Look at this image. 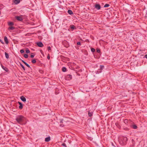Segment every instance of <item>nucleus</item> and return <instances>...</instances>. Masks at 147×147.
I'll return each instance as SVG.
<instances>
[{
    "label": "nucleus",
    "mask_w": 147,
    "mask_h": 147,
    "mask_svg": "<svg viewBox=\"0 0 147 147\" xmlns=\"http://www.w3.org/2000/svg\"><path fill=\"white\" fill-rule=\"evenodd\" d=\"M131 127L134 129H136L138 127L136 125H132Z\"/></svg>",
    "instance_id": "17"
},
{
    "label": "nucleus",
    "mask_w": 147,
    "mask_h": 147,
    "mask_svg": "<svg viewBox=\"0 0 147 147\" xmlns=\"http://www.w3.org/2000/svg\"><path fill=\"white\" fill-rule=\"evenodd\" d=\"M4 40L5 41L6 44H7L9 43V41L7 36H5L4 37Z\"/></svg>",
    "instance_id": "11"
},
{
    "label": "nucleus",
    "mask_w": 147,
    "mask_h": 147,
    "mask_svg": "<svg viewBox=\"0 0 147 147\" xmlns=\"http://www.w3.org/2000/svg\"><path fill=\"white\" fill-rule=\"evenodd\" d=\"M5 57L7 59H8L9 58V55L6 52H5Z\"/></svg>",
    "instance_id": "21"
},
{
    "label": "nucleus",
    "mask_w": 147,
    "mask_h": 147,
    "mask_svg": "<svg viewBox=\"0 0 147 147\" xmlns=\"http://www.w3.org/2000/svg\"><path fill=\"white\" fill-rule=\"evenodd\" d=\"M20 66L22 67L23 69L25 71V69L23 65L20 63Z\"/></svg>",
    "instance_id": "23"
},
{
    "label": "nucleus",
    "mask_w": 147,
    "mask_h": 147,
    "mask_svg": "<svg viewBox=\"0 0 147 147\" xmlns=\"http://www.w3.org/2000/svg\"><path fill=\"white\" fill-rule=\"evenodd\" d=\"M26 120V118L22 115H19L16 116V120L18 123L22 124Z\"/></svg>",
    "instance_id": "1"
},
{
    "label": "nucleus",
    "mask_w": 147,
    "mask_h": 147,
    "mask_svg": "<svg viewBox=\"0 0 147 147\" xmlns=\"http://www.w3.org/2000/svg\"><path fill=\"white\" fill-rule=\"evenodd\" d=\"M8 24L9 26H13L14 25V23L12 22H8Z\"/></svg>",
    "instance_id": "15"
},
{
    "label": "nucleus",
    "mask_w": 147,
    "mask_h": 147,
    "mask_svg": "<svg viewBox=\"0 0 147 147\" xmlns=\"http://www.w3.org/2000/svg\"><path fill=\"white\" fill-rule=\"evenodd\" d=\"M67 12L70 15H72L73 14L72 11L70 9H69L68 10Z\"/></svg>",
    "instance_id": "18"
},
{
    "label": "nucleus",
    "mask_w": 147,
    "mask_h": 147,
    "mask_svg": "<svg viewBox=\"0 0 147 147\" xmlns=\"http://www.w3.org/2000/svg\"><path fill=\"white\" fill-rule=\"evenodd\" d=\"M15 18L16 19L19 21H22L23 20V18L22 17V16H16Z\"/></svg>",
    "instance_id": "3"
},
{
    "label": "nucleus",
    "mask_w": 147,
    "mask_h": 147,
    "mask_svg": "<svg viewBox=\"0 0 147 147\" xmlns=\"http://www.w3.org/2000/svg\"><path fill=\"white\" fill-rule=\"evenodd\" d=\"M60 126L61 127H63L64 126V125H63V124H60Z\"/></svg>",
    "instance_id": "42"
},
{
    "label": "nucleus",
    "mask_w": 147,
    "mask_h": 147,
    "mask_svg": "<svg viewBox=\"0 0 147 147\" xmlns=\"http://www.w3.org/2000/svg\"><path fill=\"white\" fill-rule=\"evenodd\" d=\"M31 62H32V63H36V60L35 59H33L32 61H31Z\"/></svg>",
    "instance_id": "26"
},
{
    "label": "nucleus",
    "mask_w": 147,
    "mask_h": 147,
    "mask_svg": "<svg viewBox=\"0 0 147 147\" xmlns=\"http://www.w3.org/2000/svg\"><path fill=\"white\" fill-rule=\"evenodd\" d=\"M70 28H71V29H76L75 27V26L74 25H71L70 26Z\"/></svg>",
    "instance_id": "19"
},
{
    "label": "nucleus",
    "mask_w": 147,
    "mask_h": 147,
    "mask_svg": "<svg viewBox=\"0 0 147 147\" xmlns=\"http://www.w3.org/2000/svg\"><path fill=\"white\" fill-rule=\"evenodd\" d=\"M95 8L97 10H99L101 8V6L99 4H96L95 5Z\"/></svg>",
    "instance_id": "6"
},
{
    "label": "nucleus",
    "mask_w": 147,
    "mask_h": 147,
    "mask_svg": "<svg viewBox=\"0 0 147 147\" xmlns=\"http://www.w3.org/2000/svg\"><path fill=\"white\" fill-rule=\"evenodd\" d=\"M67 69L65 67H63L62 68V71L63 72H65L66 71Z\"/></svg>",
    "instance_id": "22"
},
{
    "label": "nucleus",
    "mask_w": 147,
    "mask_h": 147,
    "mask_svg": "<svg viewBox=\"0 0 147 147\" xmlns=\"http://www.w3.org/2000/svg\"><path fill=\"white\" fill-rule=\"evenodd\" d=\"M109 5L108 4H106L104 6V7H109Z\"/></svg>",
    "instance_id": "27"
},
{
    "label": "nucleus",
    "mask_w": 147,
    "mask_h": 147,
    "mask_svg": "<svg viewBox=\"0 0 147 147\" xmlns=\"http://www.w3.org/2000/svg\"><path fill=\"white\" fill-rule=\"evenodd\" d=\"M97 51L98 53H100V49H98L97 50Z\"/></svg>",
    "instance_id": "38"
},
{
    "label": "nucleus",
    "mask_w": 147,
    "mask_h": 147,
    "mask_svg": "<svg viewBox=\"0 0 147 147\" xmlns=\"http://www.w3.org/2000/svg\"><path fill=\"white\" fill-rule=\"evenodd\" d=\"M63 44L64 46L66 48H67L69 47V44H68L67 42L66 41H64L63 42Z\"/></svg>",
    "instance_id": "5"
},
{
    "label": "nucleus",
    "mask_w": 147,
    "mask_h": 147,
    "mask_svg": "<svg viewBox=\"0 0 147 147\" xmlns=\"http://www.w3.org/2000/svg\"><path fill=\"white\" fill-rule=\"evenodd\" d=\"M36 44L39 47H42L43 46V44L41 42H37Z\"/></svg>",
    "instance_id": "8"
},
{
    "label": "nucleus",
    "mask_w": 147,
    "mask_h": 147,
    "mask_svg": "<svg viewBox=\"0 0 147 147\" xmlns=\"http://www.w3.org/2000/svg\"><path fill=\"white\" fill-rule=\"evenodd\" d=\"M20 60L28 67L31 68L30 66L29 65V64H28L27 63H26V62L24 61V60L20 59Z\"/></svg>",
    "instance_id": "9"
},
{
    "label": "nucleus",
    "mask_w": 147,
    "mask_h": 147,
    "mask_svg": "<svg viewBox=\"0 0 147 147\" xmlns=\"http://www.w3.org/2000/svg\"><path fill=\"white\" fill-rule=\"evenodd\" d=\"M24 56L25 58H28V55L27 54H25Z\"/></svg>",
    "instance_id": "29"
},
{
    "label": "nucleus",
    "mask_w": 147,
    "mask_h": 147,
    "mask_svg": "<svg viewBox=\"0 0 147 147\" xmlns=\"http://www.w3.org/2000/svg\"><path fill=\"white\" fill-rule=\"evenodd\" d=\"M127 140V138L126 137H121L119 140L120 143L122 145L126 144Z\"/></svg>",
    "instance_id": "2"
},
{
    "label": "nucleus",
    "mask_w": 147,
    "mask_h": 147,
    "mask_svg": "<svg viewBox=\"0 0 147 147\" xmlns=\"http://www.w3.org/2000/svg\"><path fill=\"white\" fill-rule=\"evenodd\" d=\"M18 103L20 105V106L19 107V109H22L23 108V106L21 102H18Z\"/></svg>",
    "instance_id": "12"
},
{
    "label": "nucleus",
    "mask_w": 147,
    "mask_h": 147,
    "mask_svg": "<svg viewBox=\"0 0 147 147\" xmlns=\"http://www.w3.org/2000/svg\"><path fill=\"white\" fill-rule=\"evenodd\" d=\"M50 140V136L48 137L45 138V141L46 142H48Z\"/></svg>",
    "instance_id": "14"
},
{
    "label": "nucleus",
    "mask_w": 147,
    "mask_h": 147,
    "mask_svg": "<svg viewBox=\"0 0 147 147\" xmlns=\"http://www.w3.org/2000/svg\"><path fill=\"white\" fill-rule=\"evenodd\" d=\"M132 144H131L130 145V147H134L135 146L136 142L135 141L132 139L131 140Z\"/></svg>",
    "instance_id": "7"
},
{
    "label": "nucleus",
    "mask_w": 147,
    "mask_h": 147,
    "mask_svg": "<svg viewBox=\"0 0 147 147\" xmlns=\"http://www.w3.org/2000/svg\"><path fill=\"white\" fill-rule=\"evenodd\" d=\"M61 145H62V146H63L64 147H67L66 144L65 143H63Z\"/></svg>",
    "instance_id": "30"
},
{
    "label": "nucleus",
    "mask_w": 147,
    "mask_h": 147,
    "mask_svg": "<svg viewBox=\"0 0 147 147\" xmlns=\"http://www.w3.org/2000/svg\"><path fill=\"white\" fill-rule=\"evenodd\" d=\"M34 56V55H32L31 54L30 55V57L32 58H33Z\"/></svg>",
    "instance_id": "36"
},
{
    "label": "nucleus",
    "mask_w": 147,
    "mask_h": 147,
    "mask_svg": "<svg viewBox=\"0 0 147 147\" xmlns=\"http://www.w3.org/2000/svg\"><path fill=\"white\" fill-rule=\"evenodd\" d=\"M144 57L146 58L147 59V54L145 55Z\"/></svg>",
    "instance_id": "41"
},
{
    "label": "nucleus",
    "mask_w": 147,
    "mask_h": 147,
    "mask_svg": "<svg viewBox=\"0 0 147 147\" xmlns=\"http://www.w3.org/2000/svg\"><path fill=\"white\" fill-rule=\"evenodd\" d=\"M20 2V0H15L14 3L16 4H17L19 3Z\"/></svg>",
    "instance_id": "20"
},
{
    "label": "nucleus",
    "mask_w": 147,
    "mask_h": 147,
    "mask_svg": "<svg viewBox=\"0 0 147 147\" xmlns=\"http://www.w3.org/2000/svg\"><path fill=\"white\" fill-rule=\"evenodd\" d=\"M0 42L2 43V44H3V41L2 40H1L0 39Z\"/></svg>",
    "instance_id": "40"
},
{
    "label": "nucleus",
    "mask_w": 147,
    "mask_h": 147,
    "mask_svg": "<svg viewBox=\"0 0 147 147\" xmlns=\"http://www.w3.org/2000/svg\"><path fill=\"white\" fill-rule=\"evenodd\" d=\"M77 44L78 45H81V43H80V42H77Z\"/></svg>",
    "instance_id": "35"
},
{
    "label": "nucleus",
    "mask_w": 147,
    "mask_h": 147,
    "mask_svg": "<svg viewBox=\"0 0 147 147\" xmlns=\"http://www.w3.org/2000/svg\"><path fill=\"white\" fill-rule=\"evenodd\" d=\"M115 125H116V126H117V127H118V126L119 125V124L118 123H116L115 124Z\"/></svg>",
    "instance_id": "39"
},
{
    "label": "nucleus",
    "mask_w": 147,
    "mask_h": 147,
    "mask_svg": "<svg viewBox=\"0 0 147 147\" xmlns=\"http://www.w3.org/2000/svg\"><path fill=\"white\" fill-rule=\"evenodd\" d=\"M47 58L49 60L50 59V56L49 54H48L47 55Z\"/></svg>",
    "instance_id": "34"
},
{
    "label": "nucleus",
    "mask_w": 147,
    "mask_h": 147,
    "mask_svg": "<svg viewBox=\"0 0 147 147\" xmlns=\"http://www.w3.org/2000/svg\"><path fill=\"white\" fill-rule=\"evenodd\" d=\"M51 48L50 47H48V50L49 51L51 50Z\"/></svg>",
    "instance_id": "33"
},
{
    "label": "nucleus",
    "mask_w": 147,
    "mask_h": 147,
    "mask_svg": "<svg viewBox=\"0 0 147 147\" xmlns=\"http://www.w3.org/2000/svg\"><path fill=\"white\" fill-rule=\"evenodd\" d=\"M91 51L92 52H94L95 51V50L94 48H92L91 49Z\"/></svg>",
    "instance_id": "31"
},
{
    "label": "nucleus",
    "mask_w": 147,
    "mask_h": 147,
    "mask_svg": "<svg viewBox=\"0 0 147 147\" xmlns=\"http://www.w3.org/2000/svg\"><path fill=\"white\" fill-rule=\"evenodd\" d=\"M15 27L13 26H11L8 28V30H13L15 29Z\"/></svg>",
    "instance_id": "16"
},
{
    "label": "nucleus",
    "mask_w": 147,
    "mask_h": 147,
    "mask_svg": "<svg viewBox=\"0 0 147 147\" xmlns=\"http://www.w3.org/2000/svg\"><path fill=\"white\" fill-rule=\"evenodd\" d=\"M56 94H58V93H56Z\"/></svg>",
    "instance_id": "43"
},
{
    "label": "nucleus",
    "mask_w": 147,
    "mask_h": 147,
    "mask_svg": "<svg viewBox=\"0 0 147 147\" xmlns=\"http://www.w3.org/2000/svg\"><path fill=\"white\" fill-rule=\"evenodd\" d=\"M26 52L27 53H30V51L28 49H27L26 50Z\"/></svg>",
    "instance_id": "28"
},
{
    "label": "nucleus",
    "mask_w": 147,
    "mask_h": 147,
    "mask_svg": "<svg viewBox=\"0 0 147 147\" xmlns=\"http://www.w3.org/2000/svg\"><path fill=\"white\" fill-rule=\"evenodd\" d=\"M63 119H61V121H60V123H63Z\"/></svg>",
    "instance_id": "37"
},
{
    "label": "nucleus",
    "mask_w": 147,
    "mask_h": 147,
    "mask_svg": "<svg viewBox=\"0 0 147 147\" xmlns=\"http://www.w3.org/2000/svg\"><path fill=\"white\" fill-rule=\"evenodd\" d=\"M104 68V66L103 65H100V69L101 70H102Z\"/></svg>",
    "instance_id": "25"
},
{
    "label": "nucleus",
    "mask_w": 147,
    "mask_h": 147,
    "mask_svg": "<svg viewBox=\"0 0 147 147\" xmlns=\"http://www.w3.org/2000/svg\"><path fill=\"white\" fill-rule=\"evenodd\" d=\"M20 99L23 102H25L26 101V98L24 96H21L20 97Z\"/></svg>",
    "instance_id": "13"
},
{
    "label": "nucleus",
    "mask_w": 147,
    "mask_h": 147,
    "mask_svg": "<svg viewBox=\"0 0 147 147\" xmlns=\"http://www.w3.org/2000/svg\"><path fill=\"white\" fill-rule=\"evenodd\" d=\"M65 79L67 80H70L72 79V76L70 74L67 75L65 77Z\"/></svg>",
    "instance_id": "4"
},
{
    "label": "nucleus",
    "mask_w": 147,
    "mask_h": 147,
    "mask_svg": "<svg viewBox=\"0 0 147 147\" xmlns=\"http://www.w3.org/2000/svg\"><path fill=\"white\" fill-rule=\"evenodd\" d=\"M1 66L2 67V68L4 70H5V71H6L7 72L9 70H8V69L7 68V67L4 66L1 64Z\"/></svg>",
    "instance_id": "10"
},
{
    "label": "nucleus",
    "mask_w": 147,
    "mask_h": 147,
    "mask_svg": "<svg viewBox=\"0 0 147 147\" xmlns=\"http://www.w3.org/2000/svg\"><path fill=\"white\" fill-rule=\"evenodd\" d=\"M88 115L89 117H91L92 115V112H88Z\"/></svg>",
    "instance_id": "24"
},
{
    "label": "nucleus",
    "mask_w": 147,
    "mask_h": 147,
    "mask_svg": "<svg viewBox=\"0 0 147 147\" xmlns=\"http://www.w3.org/2000/svg\"><path fill=\"white\" fill-rule=\"evenodd\" d=\"M20 51L21 53H23L24 52V51L23 49L21 50Z\"/></svg>",
    "instance_id": "32"
}]
</instances>
